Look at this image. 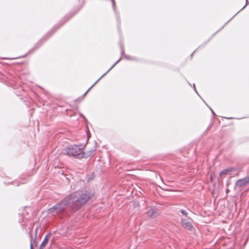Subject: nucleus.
Returning <instances> with one entry per match:
<instances>
[{
	"label": "nucleus",
	"instance_id": "nucleus-10",
	"mask_svg": "<svg viewBox=\"0 0 249 249\" xmlns=\"http://www.w3.org/2000/svg\"><path fill=\"white\" fill-rule=\"evenodd\" d=\"M180 213H181L182 214H183V215H187V214H188L187 212L185 210H181L180 211Z\"/></svg>",
	"mask_w": 249,
	"mask_h": 249
},
{
	"label": "nucleus",
	"instance_id": "nucleus-5",
	"mask_svg": "<svg viewBox=\"0 0 249 249\" xmlns=\"http://www.w3.org/2000/svg\"><path fill=\"white\" fill-rule=\"evenodd\" d=\"M249 183V176L244 178L242 179H238L235 183L236 186L241 188L245 186L247 184Z\"/></svg>",
	"mask_w": 249,
	"mask_h": 249
},
{
	"label": "nucleus",
	"instance_id": "nucleus-16",
	"mask_svg": "<svg viewBox=\"0 0 249 249\" xmlns=\"http://www.w3.org/2000/svg\"><path fill=\"white\" fill-rule=\"evenodd\" d=\"M211 110H212V113L213 114L214 113L212 109H211Z\"/></svg>",
	"mask_w": 249,
	"mask_h": 249
},
{
	"label": "nucleus",
	"instance_id": "nucleus-13",
	"mask_svg": "<svg viewBox=\"0 0 249 249\" xmlns=\"http://www.w3.org/2000/svg\"><path fill=\"white\" fill-rule=\"evenodd\" d=\"M121 53L122 54H124V51L122 47L121 48Z\"/></svg>",
	"mask_w": 249,
	"mask_h": 249
},
{
	"label": "nucleus",
	"instance_id": "nucleus-4",
	"mask_svg": "<svg viewBox=\"0 0 249 249\" xmlns=\"http://www.w3.org/2000/svg\"><path fill=\"white\" fill-rule=\"evenodd\" d=\"M181 224L183 227L188 230H191L192 229L193 226L191 222V219L188 217L181 218Z\"/></svg>",
	"mask_w": 249,
	"mask_h": 249
},
{
	"label": "nucleus",
	"instance_id": "nucleus-6",
	"mask_svg": "<svg viewBox=\"0 0 249 249\" xmlns=\"http://www.w3.org/2000/svg\"><path fill=\"white\" fill-rule=\"evenodd\" d=\"M236 169L234 167H229L220 171L219 175L222 176L224 175H230V173L236 171Z\"/></svg>",
	"mask_w": 249,
	"mask_h": 249
},
{
	"label": "nucleus",
	"instance_id": "nucleus-12",
	"mask_svg": "<svg viewBox=\"0 0 249 249\" xmlns=\"http://www.w3.org/2000/svg\"><path fill=\"white\" fill-rule=\"evenodd\" d=\"M30 249H33V244L32 242L30 244Z\"/></svg>",
	"mask_w": 249,
	"mask_h": 249
},
{
	"label": "nucleus",
	"instance_id": "nucleus-14",
	"mask_svg": "<svg viewBox=\"0 0 249 249\" xmlns=\"http://www.w3.org/2000/svg\"><path fill=\"white\" fill-rule=\"evenodd\" d=\"M246 5L244 6V7L243 8V9L248 4V0H246Z\"/></svg>",
	"mask_w": 249,
	"mask_h": 249
},
{
	"label": "nucleus",
	"instance_id": "nucleus-8",
	"mask_svg": "<svg viewBox=\"0 0 249 249\" xmlns=\"http://www.w3.org/2000/svg\"><path fill=\"white\" fill-rule=\"evenodd\" d=\"M121 58H120L105 73H104L89 89L85 93L86 94L87 92L93 87L94 86L99 80L100 79L104 76L109 71H110L121 60Z\"/></svg>",
	"mask_w": 249,
	"mask_h": 249
},
{
	"label": "nucleus",
	"instance_id": "nucleus-9",
	"mask_svg": "<svg viewBox=\"0 0 249 249\" xmlns=\"http://www.w3.org/2000/svg\"><path fill=\"white\" fill-rule=\"evenodd\" d=\"M147 214L150 217L154 216L156 213V210L155 208H150L146 212Z\"/></svg>",
	"mask_w": 249,
	"mask_h": 249
},
{
	"label": "nucleus",
	"instance_id": "nucleus-2",
	"mask_svg": "<svg viewBox=\"0 0 249 249\" xmlns=\"http://www.w3.org/2000/svg\"><path fill=\"white\" fill-rule=\"evenodd\" d=\"M95 150L89 151L88 153L84 152L83 150L78 146L71 145L65 149V153L68 156L74 157L77 159H81L83 157L87 158L90 156Z\"/></svg>",
	"mask_w": 249,
	"mask_h": 249
},
{
	"label": "nucleus",
	"instance_id": "nucleus-1",
	"mask_svg": "<svg viewBox=\"0 0 249 249\" xmlns=\"http://www.w3.org/2000/svg\"><path fill=\"white\" fill-rule=\"evenodd\" d=\"M92 196V194L86 191L84 192H74L65 197L71 210L76 211L83 206Z\"/></svg>",
	"mask_w": 249,
	"mask_h": 249
},
{
	"label": "nucleus",
	"instance_id": "nucleus-3",
	"mask_svg": "<svg viewBox=\"0 0 249 249\" xmlns=\"http://www.w3.org/2000/svg\"><path fill=\"white\" fill-rule=\"evenodd\" d=\"M66 206H69L68 200L66 197L60 201V202L56 203L52 208L48 210L49 213L53 216H58L62 218L65 211Z\"/></svg>",
	"mask_w": 249,
	"mask_h": 249
},
{
	"label": "nucleus",
	"instance_id": "nucleus-11",
	"mask_svg": "<svg viewBox=\"0 0 249 249\" xmlns=\"http://www.w3.org/2000/svg\"><path fill=\"white\" fill-rule=\"evenodd\" d=\"M112 3L113 7L114 9L115 10V0H112Z\"/></svg>",
	"mask_w": 249,
	"mask_h": 249
},
{
	"label": "nucleus",
	"instance_id": "nucleus-15",
	"mask_svg": "<svg viewBox=\"0 0 249 249\" xmlns=\"http://www.w3.org/2000/svg\"><path fill=\"white\" fill-rule=\"evenodd\" d=\"M194 89H195V91L196 92L195 84H194Z\"/></svg>",
	"mask_w": 249,
	"mask_h": 249
},
{
	"label": "nucleus",
	"instance_id": "nucleus-7",
	"mask_svg": "<svg viewBox=\"0 0 249 249\" xmlns=\"http://www.w3.org/2000/svg\"><path fill=\"white\" fill-rule=\"evenodd\" d=\"M51 235V233H48L45 235L43 242L40 246L39 249H43L45 248L49 241Z\"/></svg>",
	"mask_w": 249,
	"mask_h": 249
}]
</instances>
